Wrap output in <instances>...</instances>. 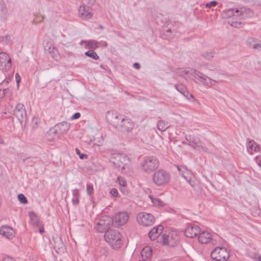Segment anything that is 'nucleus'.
I'll return each instance as SVG.
<instances>
[{"mask_svg": "<svg viewBox=\"0 0 261 261\" xmlns=\"http://www.w3.org/2000/svg\"><path fill=\"white\" fill-rule=\"evenodd\" d=\"M31 261H38L37 260H36L35 259H34V258H32V259H30Z\"/></svg>", "mask_w": 261, "mask_h": 261, "instance_id": "338daca9", "label": "nucleus"}, {"mask_svg": "<svg viewBox=\"0 0 261 261\" xmlns=\"http://www.w3.org/2000/svg\"><path fill=\"white\" fill-rule=\"evenodd\" d=\"M133 67L137 69H139L140 68V65L138 63H135L133 65Z\"/></svg>", "mask_w": 261, "mask_h": 261, "instance_id": "864d4df0", "label": "nucleus"}, {"mask_svg": "<svg viewBox=\"0 0 261 261\" xmlns=\"http://www.w3.org/2000/svg\"><path fill=\"white\" fill-rule=\"evenodd\" d=\"M72 202L73 205H77L79 203L80 193L77 189H74L72 191Z\"/></svg>", "mask_w": 261, "mask_h": 261, "instance_id": "7c9ffc66", "label": "nucleus"}, {"mask_svg": "<svg viewBox=\"0 0 261 261\" xmlns=\"http://www.w3.org/2000/svg\"><path fill=\"white\" fill-rule=\"evenodd\" d=\"M18 199L19 200V201L23 204H25L28 202L27 198L22 194H18Z\"/></svg>", "mask_w": 261, "mask_h": 261, "instance_id": "37998d69", "label": "nucleus"}, {"mask_svg": "<svg viewBox=\"0 0 261 261\" xmlns=\"http://www.w3.org/2000/svg\"><path fill=\"white\" fill-rule=\"evenodd\" d=\"M129 219V215L126 211H121L115 214V227L125 224Z\"/></svg>", "mask_w": 261, "mask_h": 261, "instance_id": "4468645a", "label": "nucleus"}, {"mask_svg": "<svg viewBox=\"0 0 261 261\" xmlns=\"http://www.w3.org/2000/svg\"><path fill=\"white\" fill-rule=\"evenodd\" d=\"M113 219L109 216L101 217L95 226V229L99 232H103L108 230L111 226H113Z\"/></svg>", "mask_w": 261, "mask_h": 261, "instance_id": "6e6552de", "label": "nucleus"}, {"mask_svg": "<svg viewBox=\"0 0 261 261\" xmlns=\"http://www.w3.org/2000/svg\"><path fill=\"white\" fill-rule=\"evenodd\" d=\"M106 118L107 121L111 123L113 122V111H108L106 113Z\"/></svg>", "mask_w": 261, "mask_h": 261, "instance_id": "ea45409f", "label": "nucleus"}, {"mask_svg": "<svg viewBox=\"0 0 261 261\" xmlns=\"http://www.w3.org/2000/svg\"><path fill=\"white\" fill-rule=\"evenodd\" d=\"M29 217L31 219V223L34 227H37L42 224L39 219L37 217L36 214L33 212H30L29 213Z\"/></svg>", "mask_w": 261, "mask_h": 261, "instance_id": "cd10ccee", "label": "nucleus"}, {"mask_svg": "<svg viewBox=\"0 0 261 261\" xmlns=\"http://www.w3.org/2000/svg\"><path fill=\"white\" fill-rule=\"evenodd\" d=\"M57 51V49H56V48H55L54 47H52V50H51V51H53V53H55V51Z\"/></svg>", "mask_w": 261, "mask_h": 261, "instance_id": "052dcab7", "label": "nucleus"}, {"mask_svg": "<svg viewBox=\"0 0 261 261\" xmlns=\"http://www.w3.org/2000/svg\"><path fill=\"white\" fill-rule=\"evenodd\" d=\"M247 10L244 8L240 9L232 8L228 9L222 12V15L224 18H229L233 17L236 20H240L241 17L243 15L244 12Z\"/></svg>", "mask_w": 261, "mask_h": 261, "instance_id": "1a4fd4ad", "label": "nucleus"}, {"mask_svg": "<svg viewBox=\"0 0 261 261\" xmlns=\"http://www.w3.org/2000/svg\"><path fill=\"white\" fill-rule=\"evenodd\" d=\"M3 261H15V260L11 257L6 256L3 258Z\"/></svg>", "mask_w": 261, "mask_h": 261, "instance_id": "3c124183", "label": "nucleus"}, {"mask_svg": "<svg viewBox=\"0 0 261 261\" xmlns=\"http://www.w3.org/2000/svg\"><path fill=\"white\" fill-rule=\"evenodd\" d=\"M137 220L139 224L144 226H149L154 222V216L149 213L140 212L137 214Z\"/></svg>", "mask_w": 261, "mask_h": 261, "instance_id": "9b49d317", "label": "nucleus"}, {"mask_svg": "<svg viewBox=\"0 0 261 261\" xmlns=\"http://www.w3.org/2000/svg\"><path fill=\"white\" fill-rule=\"evenodd\" d=\"M214 53L212 51H206L204 52L202 56L206 60H210L213 58Z\"/></svg>", "mask_w": 261, "mask_h": 261, "instance_id": "58836bf2", "label": "nucleus"}, {"mask_svg": "<svg viewBox=\"0 0 261 261\" xmlns=\"http://www.w3.org/2000/svg\"><path fill=\"white\" fill-rule=\"evenodd\" d=\"M179 174L191 185L194 190H196L198 181L196 180L193 174L185 166H177Z\"/></svg>", "mask_w": 261, "mask_h": 261, "instance_id": "39448f33", "label": "nucleus"}, {"mask_svg": "<svg viewBox=\"0 0 261 261\" xmlns=\"http://www.w3.org/2000/svg\"><path fill=\"white\" fill-rule=\"evenodd\" d=\"M13 78V74H11L9 75V77L8 79H5V80H4L3 81V82H8V81H10L12 80V79Z\"/></svg>", "mask_w": 261, "mask_h": 261, "instance_id": "5fc2aeb1", "label": "nucleus"}, {"mask_svg": "<svg viewBox=\"0 0 261 261\" xmlns=\"http://www.w3.org/2000/svg\"><path fill=\"white\" fill-rule=\"evenodd\" d=\"M175 88L188 99L190 100L191 98H194L193 95L189 92L187 88L182 83L176 84Z\"/></svg>", "mask_w": 261, "mask_h": 261, "instance_id": "4be33fe9", "label": "nucleus"}, {"mask_svg": "<svg viewBox=\"0 0 261 261\" xmlns=\"http://www.w3.org/2000/svg\"><path fill=\"white\" fill-rule=\"evenodd\" d=\"M85 56L90 57L95 60H97L99 59V56L97 55L96 52L94 50L89 49L85 53Z\"/></svg>", "mask_w": 261, "mask_h": 261, "instance_id": "f704fd0d", "label": "nucleus"}, {"mask_svg": "<svg viewBox=\"0 0 261 261\" xmlns=\"http://www.w3.org/2000/svg\"><path fill=\"white\" fill-rule=\"evenodd\" d=\"M152 254V249L148 246L145 247L141 252V255L143 259L147 260Z\"/></svg>", "mask_w": 261, "mask_h": 261, "instance_id": "c85d7f7f", "label": "nucleus"}, {"mask_svg": "<svg viewBox=\"0 0 261 261\" xmlns=\"http://www.w3.org/2000/svg\"><path fill=\"white\" fill-rule=\"evenodd\" d=\"M4 143L3 139L0 137V143L3 144Z\"/></svg>", "mask_w": 261, "mask_h": 261, "instance_id": "680f3d73", "label": "nucleus"}, {"mask_svg": "<svg viewBox=\"0 0 261 261\" xmlns=\"http://www.w3.org/2000/svg\"><path fill=\"white\" fill-rule=\"evenodd\" d=\"M11 67V59L6 53H0V69L7 71Z\"/></svg>", "mask_w": 261, "mask_h": 261, "instance_id": "2eb2a0df", "label": "nucleus"}, {"mask_svg": "<svg viewBox=\"0 0 261 261\" xmlns=\"http://www.w3.org/2000/svg\"><path fill=\"white\" fill-rule=\"evenodd\" d=\"M203 83L206 84V86H211L212 85V83L207 82V83Z\"/></svg>", "mask_w": 261, "mask_h": 261, "instance_id": "13d9d810", "label": "nucleus"}, {"mask_svg": "<svg viewBox=\"0 0 261 261\" xmlns=\"http://www.w3.org/2000/svg\"><path fill=\"white\" fill-rule=\"evenodd\" d=\"M218 3L216 1H212L205 4V7L210 8L213 7H215L217 5Z\"/></svg>", "mask_w": 261, "mask_h": 261, "instance_id": "a18cd8bd", "label": "nucleus"}, {"mask_svg": "<svg viewBox=\"0 0 261 261\" xmlns=\"http://www.w3.org/2000/svg\"><path fill=\"white\" fill-rule=\"evenodd\" d=\"M93 15V10L90 6H88L85 4L80 5L78 10L79 17L83 20H87L91 18Z\"/></svg>", "mask_w": 261, "mask_h": 261, "instance_id": "ddd939ff", "label": "nucleus"}, {"mask_svg": "<svg viewBox=\"0 0 261 261\" xmlns=\"http://www.w3.org/2000/svg\"><path fill=\"white\" fill-rule=\"evenodd\" d=\"M122 235L118 231H115V249L116 248H120L122 244L121 238Z\"/></svg>", "mask_w": 261, "mask_h": 261, "instance_id": "473e14b6", "label": "nucleus"}, {"mask_svg": "<svg viewBox=\"0 0 261 261\" xmlns=\"http://www.w3.org/2000/svg\"><path fill=\"white\" fill-rule=\"evenodd\" d=\"M259 261H261V255L258 258Z\"/></svg>", "mask_w": 261, "mask_h": 261, "instance_id": "774afa93", "label": "nucleus"}, {"mask_svg": "<svg viewBox=\"0 0 261 261\" xmlns=\"http://www.w3.org/2000/svg\"><path fill=\"white\" fill-rule=\"evenodd\" d=\"M211 257L216 261H227L229 254L225 247H216L211 252Z\"/></svg>", "mask_w": 261, "mask_h": 261, "instance_id": "9d476101", "label": "nucleus"}, {"mask_svg": "<svg viewBox=\"0 0 261 261\" xmlns=\"http://www.w3.org/2000/svg\"><path fill=\"white\" fill-rule=\"evenodd\" d=\"M198 241L201 244H207L211 243L214 244L216 241L213 239L212 233L207 231H203L199 234Z\"/></svg>", "mask_w": 261, "mask_h": 261, "instance_id": "f3484780", "label": "nucleus"}, {"mask_svg": "<svg viewBox=\"0 0 261 261\" xmlns=\"http://www.w3.org/2000/svg\"><path fill=\"white\" fill-rule=\"evenodd\" d=\"M115 123H117L116 126L122 132H129L134 127V123L129 119L119 118L118 116H115Z\"/></svg>", "mask_w": 261, "mask_h": 261, "instance_id": "f8f14e48", "label": "nucleus"}, {"mask_svg": "<svg viewBox=\"0 0 261 261\" xmlns=\"http://www.w3.org/2000/svg\"><path fill=\"white\" fill-rule=\"evenodd\" d=\"M246 45L250 48L261 51V40L253 37H249L246 40Z\"/></svg>", "mask_w": 261, "mask_h": 261, "instance_id": "a211bd4d", "label": "nucleus"}, {"mask_svg": "<svg viewBox=\"0 0 261 261\" xmlns=\"http://www.w3.org/2000/svg\"><path fill=\"white\" fill-rule=\"evenodd\" d=\"M82 4H85L88 6H92L95 3V0H82Z\"/></svg>", "mask_w": 261, "mask_h": 261, "instance_id": "49530a36", "label": "nucleus"}, {"mask_svg": "<svg viewBox=\"0 0 261 261\" xmlns=\"http://www.w3.org/2000/svg\"><path fill=\"white\" fill-rule=\"evenodd\" d=\"M41 122L40 119L38 116H35L32 119L33 128L36 129L38 127Z\"/></svg>", "mask_w": 261, "mask_h": 261, "instance_id": "e433bc0d", "label": "nucleus"}, {"mask_svg": "<svg viewBox=\"0 0 261 261\" xmlns=\"http://www.w3.org/2000/svg\"><path fill=\"white\" fill-rule=\"evenodd\" d=\"M60 136L66 133L69 129V125L66 122L59 123L54 126Z\"/></svg>", "mask_w": 261, "mask_h": 261, "instance_id": "aec40b11", "label": "nucleus"}, {"mask_svg": "<svg viewBox=\"0 0 261 261\" xmlns=\"http://www.w3.org/2000/svg\"><path fill=\"white\" fill-rule=\"evenodd\" d=\"M60 136L54 127L50 128L46 135V139L49 141H54L59 139Z\"/></svg>", "mask_w": 261, "mask_h": 261, "instance_id": "b1692460", "label": "nucleus"}, {"mask_svg": "<svg viewBox=\"0 0 261 261\" xmlns=\"http://www.w3.org/2000/svg\"><path fill=\"white\" fill-rule=\"evenodd\" d=\"M162 240H163V243L164 244H168V238L169 236L166 234H163L162 236Z\"/></svg>", "mask_w": 261, "mask_h": 261, "instance_id": "de8ad7c7", "label": "nucleus"}, {"mask_svg": "<svg viewBox=\"0 0 261 261\" xmlns=\"http://www.w3.org/2000/svg\"><path fill=\"white\" fill-rule=\"evenodd\" d=\"M171 178L170 174L166 170L159 169L155 171L152 175L153 183L158 186H164L168 184Z\"/></svg>", "mask_w": 261, "mask_h": 261, "instance_id": "7ed1b4c3", "label": "nucleus"}, {"mask_svg": "<svg viewBox=\"0 0 261 261\" xmlns=\"http://www.w3.org/2000/svg\"><path fill=\"white\" fill-rule=\"evenodd\" d=\"M240 24H241V23L240 22L238 23V22H232V23L231 24V25L232 26H233L235 27H238V26L240 25Z\"/></svg>", "mask_w": 261, "mask_h": 261, "instance_id": "6e6d98bb", "label": "nucleus"}, {"mask_svg": "<svg viewBox=\"0 0 261 261\" xmlns=\"http://www.w3.org/2000/svg\"><path fill=\"white\" fill-rule=\"evenodd\" d=\"M117 182H118L120 185V190L124 195H127L128 193V191L126 189V181L124 177L121 176H118L117 177Z\"/></svg>", "mask_w": 261, "mask_h": 261, "instance_id": "393cba45", "label": "nucleus"}, {"mask_svg": "<svg viewBox=\"0 0 261 261\" xmlns=\"http://www.w3.org/2000/svg\"><path fill=\"white\" fill-rule=\"evenodd\" d=\"M36 228L39 229V232L40 233H42L43 232H44V229L42 223L39 225L38 226L36 227Z\"/></svg>", "mask_w": 261, "mask_h": 261, "instance_id": "8fccbe9b", "label": "nucleus"}, {"mask_svg": "<svg viewBox=\"0 0 261 261\" xmlns=\"http://www.w3.org/2000/svg\"><path fill=\"white\" fill-rule=\"evenodd\" d=\"M84 43L85 48L94 50L98 47V42L95 40L82 41L81 44Z\"/></svg>", "mask_w": 261, "mask_h": 261, "instance_id": "a878e982", "label": "nucleus"}, {"mask_svg": "<svg viewBox=\"0 0 261 261\" xmlns=\"http://www.w3.org/2000/svg\"><path fill=\"white\" fill-rule=\"evenodd\" d=\"M161 36L164 39H169L173 37L171 30L169 29L163 30L161 33Z\"/></svg>", "mask_w": 261, "mask_h": 261, "instance_id": "2f4dec72", "label": "nucleus"}, {"mask_svg": "<svg viewBox=\"0 0 261 261\" xmlns=\"http://www.w3.org/2000/svg\"><path fill=\"white\" fill-rule=\"evenodd\" d=\"M75 152L77 155H79V158L81 160L87 159L88 158V155L87 154L84 153H81L80 149L77 148H75Z\"/></svg>", "mask_w": 261, "mask_h": 261, "instance_id": "c03bdc74", "label": "nucleus"}, {"mask_svg": "<svg viewBox=\"0 0 261 261\" xmlns=\"http://www.w3.org/2000/svg\"><path fill=\"white\" fill-rule=\"evenodd\" d=\"M115 197H118V192L117 191V190L115 189Z\"/></svg>", "mask_w": 261, "mask_h": 261, "instance_id": "bf43d9fd", "label": "nucleus"}, {"mask_svg": "<svg viewBox=\"0 0 261 261\" xmlns=\"http://www.w3.org/2000/svg\"><path fill=\"white\" fill-rule=\"evenodd\" d=\"M0 234L10 240L14 237L15 231L11 227L4 225L0 228Z\"/></svg>", "mask_w": 261, "mask_h": 261, "instance_id": "6ab92c4d", "label": "nucleus"}, {"mask_svg": "<svg viewBox=\"0 0 261 261\" xmlns=\"http://www.w3.org/2000/svg\"><path fill=\"white\" fill-rule=\"evenodd\" d=\"M6 110L7 112H5V114L8 112L9 114H14L21 122L24 120L26 118L25 108L22 103H18L14 110L13 109L12 106H8Z\"/></svg>", "mask_w": 261, "mask_h": 261, "instance_id": "0eeeda50", "label": "nucleus"}, {"mask_svg": "<svg viewBox=\"0 0 261 261\" xmlns=\"http://www.w3.org/2000/svg\"><path fill=\"white\" fill-rule=\"evenodd\" d=\"M163 226L161 225L154 227L148 233V237L151 240H155L162 232Z\"/></svg>", "mask_w": 261, "mask_h": 261, "instance_id": "412c9836", "label": "nucleus"}, {"mask_svg": "<svg viewBox=\"0 0 261 261\" xmlns=\"http://www.w3.org/2000/svg\"><path fill=\"white\" fill-rule=\"evenodd\" d=\"M81 116V114L79 112H77V113H75L74 114H73L71 117V119L72 120H74V119H78Z\"/></svg>", "mask_w": 261, "mask_h": 261, "instance_id": "09e8293b", "label": "nucleus"}, {"mask_svg": "<svg viewBox=\"0 0 261 261\" xmlns=\"http://www.w3.org/2000/svg\"><path fill=\"white\" fill-rule=\"evenodd\" d=\"M149 197L151 200L152 203L154 206H164V203L159 198L152 196H149Z\"/></svg>", "mask_w": 261, "mask_h": 261, "instance_id": "72a5a7b5", "label": "nucleus"}, {"mask_svg": "<svg viewBox=\"0 0 261 261\" xmlns=\"http://www.w3.org/2000/svg\"><path fill=\"white\" fill-rule=\"evenodd\" d=\"M8 90L7 88L3 87L2 83L0 84V103L2 102L3 98L6 95V92Z\"/></svg>", "mask_w": 261, "mask_h": 261, "instance_id": "4c0bfd02", "label": "nucleus"}, {"mask_svg": "<svg viewBox=\"0 0 261 261\" xmlns=\"http://www.w3.org/2000/svg\"><path fill=\"white\" fill-rule=\"evenodd\" d=\"M115 168L122 173H126L130 171V160L125 154L118 153H115Z\"/></svg>", "mask_w": 261, "mask_h": 261, "instance_id": "f03ea898", "label": "nucleus"}, {"mask_svg": "<svg viewBox=\"0 0 261 261\" xmlns=\"http://www.w3.org/2000/svg\"><path fill=\"white\" fill-rule=\"evenodd\" d=\"M258 165L261 167V161L258 162Z\"/></svg>", "mask_w": 261, "mask_h": 261, "instance_id": "69168bd1", "label": "nucleus"}, {"mask_svg": "<svg viewBox=\"0 0 261 261\" xmlns=\"http://www.w3.org/2000/svg\"><path fill=\"white\" fill-rule=\"evenodd\" d=\"M110 193L112 195V196H114V189H111V191H110Z\"/></svg>", "mask_w": 261, "mask_h": 261, "instance_id": "4d7b16f0", "label": "nucleus"}, {"mask_svg": "<svg viewBox=\"0 0 261 261\" xmlns=\"http://www.w3.org/2000/svg\"><path fill=\"white\" fill-rule=\"evenodd\" d=\"M8 37H9L8 36L3 37L2 39H3V40H4L5 39H7Z\"/></svg>", "mask_w": 261, "mask_h": 261, "instance_id": "e2e57ef3", "label": "nucleus"}, {"mask_svg": "<svg viewBox=\"0 0 261 261\" xmlns=\"http://www.w3.org/2000/svg\"><path fill=\"white\" fill-rule=\"evenodd\" d=\"M105 239L112 247H114V231L112 229L107 230L104 236Z\"/></svg>", "mask_w": 261, "mask_h": 261, "instance_id": "5701e85b", "label": "nucleus"}, {"mask_svg": "<svg viewBox=\"0 0 261 261\" xmlns=\"http://www.w3.org/2000/svg\"><path fill=\"white\" fill-rule=\"evenodd\" d=\"M159 161L154 156L144 157L140 165L142 170L148 173L155 170L159 167Z\"/></svg>", "mask_w": 261, "mask_h": 261, "instance_id": "20e7f679", "label": "nucleus"}, {"mask_svg": "<svg viewBox=\"0 0 261 261\" xmlns=\"http://www.w3.org/2000/svg\"><path fill=\"white\" fill-rule=\"evenodd\" d=\"M185 139L188 142V145L193 149L199 152H207L208 151V148L203 145L197 137L194 135H187L185 136Z\"/></svg>", "mask_w": 261, "mask_h": 261, "instance_id": "423d86ee", "label": "nucleus"}, {"mask_svg": "<svg viewBox=\"0 0 261 261\" xmlns=\"http://www.w3.org/2000/svg\"><path fill=\"white\" fill-rule=\"evenodd\" d=\"M116 254L117 261H125L124 255L121 251H118L117 253H115Z\"/></svg>", "mask_w": 261, "mask_h": 261, "instance_id": "a19ab883", "label": "nucleus"}, {"mask_svg": "<svg viewBox=\"0 0 261 261\" xmlns=\"http://www.w3.org/2000/svg\"><path fill=\"white\" fill-rule=\"evenodd\" d=\"M200 229L197 225H191L188 226L184 231L186 237L190 238H193L199 234Z\"/></svg>", "mask_w": 261, "mask_h": 261, "instance_id": "dca6fc26", "label": "nucleus"}, {"mask_svg": "<svg viewBox=\"0 0 261 261\" xmlns=\"http://www.w3.org/2000/svg\"><path fill=\"white\" fill-rule=\"evenodd\" d=\"M55 248L58 249L57 251H62L64 250V246L60 239L58 241H57L55 244Z\"/></svg>", "mask_w": 261, "mask_h": 261, "instance_id": "c9c22d12", "label": "nucleus"}, {"mask_svg": "<svg viewBox=\"0 0 261 261\" xmlns=\"http://www.w3.org/2000/svg\"><path fill=\"white\" fill-rule=\"evenodd\" d=\"M157 127L159 130L164 132L169 127V124L165 120H160L157 122Z\"/></svg>", "mask_w": 261, "mask_h": 261, "instance_id": "c756f323", "label": "nucleus"}, {"mask_svg": "<svg viewBox=\"0 0 261 261\" xmlns=\"http://www.w3.org/2000/svg\"><path fill=\"white\" fill-rule=\"evenodd\" d=\"M176 74L182 76L185 80L199 81H206L208 77L203 73L191 68H180L176 70Z\"/></svg>", "mask_w": 261, "mask_h": 261, "instance_id": "f257e3e1", "label": "nucleus"}, {"mask_svg": "<svg viewBox=\"0 0 261 261\" xmlns=\"http://www.w3.org/2000/svg\"><path fill=\"white\" fill-rule=\"evenodd\" d=\"M15 80L16 82H20L21 81V77L18 73L15 74Z\"/></svg>", "mask_w": 261, "mask_h": 261, "instance_id": "603ef678", "label": "nucleus"}, {"mask_svg": "<svg viewBox=\"0 0 261 261\" xmlns=\"http://www.w3.org/2000/svg\"><path fill=\"white\" fill-rule=\"evenodd\" d=\"M259 146L254 140L249 141L247 146V150L250 154H252L253 151H258Z\"/></svg>", "mask_w": 261, "mask_h": 261, "instance_id": "bb28decb", "label": "nucleus"}, {"mask_svg": "<svg viewBox=\"0 0 261 261\" xmlns=\"http://www.w3.org/2000/svg\"><path fill=\"white\" fill-rule=\"evenodd\" d=\"M182 144L185 145H188V143H187V142L182 141Z\"/></svg>", "mask_w": 261, "mask_h": 261, "instance_id": "0e129e2a", "label": "nucleus"}, {"mask_svg": "<svg viewBox=\"0 0 261 261\" xmlns=\"http://www.w3.org/2000/svg\"><path fill=\"white\" fill-rule=\"evenodd\" d=\"M87 194L89 195H91L93 193L94 190H93V185L91 183H87Z\"/></svg>", "mask_w": 261, "mask_h": 261, "instance_id": "79ce46f5", "label": "nucleus"}]
</instances>
